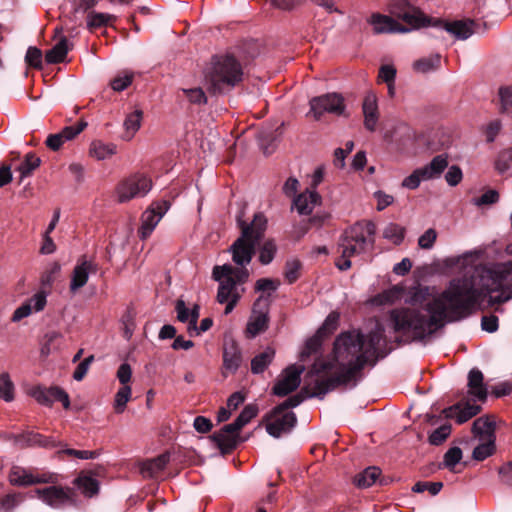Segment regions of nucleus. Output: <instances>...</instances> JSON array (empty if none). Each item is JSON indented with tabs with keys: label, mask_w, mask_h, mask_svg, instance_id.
I'll use <instances>...</instances> for the list:
<instances>
[{
	"label": "nucleus",
	"mask_w": 512,
	"mask_h": 512,
	"mask_svg": "<svg viewBox=\"0 0 512 512\" xmlns=\"http://www.w3.org/2000/svg\"><path fill=\"white\" fill-rule=\"evenodd\" d=\"M501 111H512V87L501 88L499 90Z\"/></svg>",
	"instance_id": "69168bd1"
},
{
	"label": "nucleus",
	"mask_w": 512,
	"mask_h": 512,
	"mask_svg": "<svg viewBox=\"0 0 512 512\" xmlns=\"http://www.w3.org/2000/svg\"><path fill=\"white\" fill-rule=\"evenodd\" d=\"M242 362L241 352L238 345L231 341L225 343L223 351V366L226 371L234 373Z\"/></svg>",
	"instance_id": "393cba45"
},
{
	"label": "nucleus",
	"mask_w": 512,
	"mask_h": 512,
	"mask_svg": "<svg viewBox=\"0 0 512 512\" xmlns=\"http://www.w3.org/2000/svg\"><path fill=\"white\" fill-rule=\"evenodd\" d=\"M388 11L391 16L409 25L410 30L428 24V17L419 8L411 5L408 0H391Z\"/></svg>",
	"instance_id": "6e6552de"
},
{
	"label": "nucleus",
	"mask_w": 512,
	"mask_h": 512,
	"mask_svg": "<svg viewBox=\"0 0 512 512\" xmlns=\"http://www.w3.org/2000/svg\"><path fill=\"white\" fill-rule=\"evenodd\" d=\"M26 63L34 68H40L42 65V52L36 47H29L25 56Z\"/></svg>",
	"instance_id": "13d9d810"
},
{
	"label": "nucleus",
	"mask_w": 512,
	"mask_h": 512,
	"mask_svg": "<svg viewBox=\"0 0 512 512\" xmlns=\"http://www.w3.org/2000/svg\"><path fill=\"white\" fill-rule=\"evenodd\" d=\"M451 433V426L448 424L442 425L435 429L429 436V442L432 445L442 444Z\"/></svg>",
	"instance_id": "864d4df0"
},
{
	"label": "nucleus",
	"mask_w": 512,
	"mask_h": 512,
	"mask_svg": "<svg viewBox=\"0 0 512 512\" xmlns=\"http://www.w3.org/2000/svg\"><path fill=\"white\" fill-rule=\"evenodd\" d=\"M41 160L33 153H28L25 156L24 161L18 167V171L20 172V182L23 181L24 178L30 176L32 172L40 166Z\"/></svg>",
	"instance_id": "4c0bfd02"
},
{
	"label": "nucleus",
	"mask_w": 512,
	"mask_h": 512,
	"mask_svg": "<svg viewBox=\"0 0 512 512\" xmlns=\"http://www.w3.org/2000/svg\"><path fill=\"white\" fill-rule=\"evenodd\" d=\"M448 167V158L446 155H437L431 162L423 167H420L424 180L439 178L443 171Z\"/></svg>",
	"instance_id": "bb28decb"
},
{
	"label": "nucleus",
	"mask_w": 512,
	"mask_h": 512,
	"mask_svg": "<svg viewBox=\"0 0 512 512\" xmlns=\"http://www.w3.org/2000/svg\"><path fill=\"white\" fill-rule=\"evenodd\" d=\"M169 208L170 203L167 200H160L153 202L150 207L143 212L141 218L142 223L139 228L140 238L146 239L151 235Z\"/></svg>",
	"instance_id": "9b49d317"
},
{
	"label": "nucleus",
	"mask_w": 512,
	"mask_h": 512,
	"mask_svg": "<svg viewBox=\"0 0 512 512\" xmlns=\"http://www.w3.org/2000/svg\"><path fill=\"white\" fill-rule=\"evenodd\" d=\"M483 379V374L478 369H472L468 374L467 398H470L473 402L485 401L487 398V388Z\"/></svg>",
	"instance_id": "6ab92c4d"
},
{
	"label": "nucleus",
	"mask_w": 512,
	"mask_h": 512,
	"mask_svg": "<svg viewBox=\"0 0 512 512\" xmlns=\"http://www.w3.org/2000/svg\"><path fill=\"white\" fill-rule=\"evenodd\" d=\"M116 145L105 143L101 140H94L89 146V155L96 160H106L116 153Z\"/></svg>",
	"instance_id": "c85d7f7f"
},
{
	"label": "nucleus",
	"mask_w": 512,
	"mask_h": 512,
	"mask_svg": "<svg viewBox=\"0 0 512 512\" xmlns=\"http://www.w3.org/2000/svg\"><path fill=\"white\" fill-rule=\"evenodd\" d=\"M143 112L141 110H135L127 115L124 121L125 132L122 136L124 140H131L141 126Z\"/></svg>",
	"instance_id": "2f4dec72"
},
{
	"label": "nucleus",
	"mask_w": 512,
	"mask_h": 512,
	"mask_svg": "<svg viewBox=\"0 0 512 512\" xmlns=\"http://www.w3.org/2000/svg\"><path fill=\"white\" fill-rule=\"evenodd\" d=\"M257 407L254 405H247L240 415L236 418V420L232 423L237 430H241L246 424H248L256 415H257Z\"/></svg>",
	"instance_id": "de8ad7c7"
},
{
	"label": "nucleus",
	"mask_w": 512,
	"mask_h": 512,
	"mask_svg": "<svg viewBox=\"0 0 512 512\" xmlns=\"http://www.w3.org/2000/svg\"><path fill=\"white\" fill-rule=\"evenodd\" d=\"M24 500L21 493L8 494L0 499V512H12Z\"/></svg>",
	"instance_id": "49530a36"
},
{
	"label": "nucleus",
	"mask_w": 512,
	"mask_h": 512,
	"mask_svg": "<svg viewBox=\"0 0 512 512\" xmlns=\"http://www.w3.org/2000/svg\"><path fill=\"white\" fill-rule=\"evenodd\" d=\"M277 252V244L273 239L266 240L259 250V261L262 265L270 264Z\"/></svg>",
	"instance_id": "ea45409f"
},
{
	"label": "nucleus",
	"mask_w": 512,
	"mask_h": 512,
	"mask_svg": "<svg viewBox=\"0 0 512 512\" xmlns=\"http://www.w3.org/2000/svg\"><path fill=\"white\" fill-rule=\"evenodd\" d=\"M302 400L303 398L301 396L294 395L274 408L266 424V430L269 435L279 438L292 430L297 419L296 415L292 411H289V409L297 407Z\"/></svg>",
	"instance_id": "423d86ee"
},
{
	"label": "nucleus",
	"mask_w": 512,
	"mask_h": 512,
	"mask_svg": "<svg viewBox=\"0 0 512 512\" xmlns=\"http://www.w3.org/2000/svg\"><path fill=\"white\" fill-rule=\"evenodd\" d=\"M304 370L303 365H291L287 367L281 373L273 387L274 394L277 396H286L296 390L300 385V376Z\"/></svg>",
	"instance_id": "f8f14e48"
},
{
	"label": "nucleus",
	"mask_w": 512,
	"mask_h": 512,
	"mask_svg": "<svg viewBox=\"0 0 512 512\" xmlns=\"http://www.w3.org/2000/svg\"><path fill=\"white\" fill-rule=\"evenodd\" d=\"M462 178V170L456 165L451 166L445 175L446 182L450 186L458 185L461 182Z\"/></svg>",
	"instance_id": "774afa93"
},
{
	"label": "nucleus",
	"mask_w": 512,
	"mask_h": 512,
	"mask_svg": "<svg viewBox=\"0 0 512 512\" xmlns=\"http://www.w3.org/2000/svg\"><path fill=\"white\" fill-rule=\"evenodd\" d=\"M481 407L470 398L464 397L456 404L443 409L442 414L448 419H455L458 424H463L476 416Z\"/></svg>",
	"instance_id": "4468645a"
},
{
	"label": "nucleus",
	"mask_w": 512,
	"mask_h": 512,
	"mask_svg": "<svg viewBox=\"0 0 512 512\" xmlns=\"http://www.w3.org/2000/svg\"><path fill=\"white\" fill-rule=\"evenodd\" d=\"M31 396L41 405L52 406L55 401H60L65 409L70 407L68 394L59 387H34L30 392Z\"/></svg>",
	"instance_id": "2eb2a0df"
},
{
	"label": "nucleus",
	"mask_w": 512,
	"mask_h": 512,
	"mask_svg": "<svg viewBox=\"0 0 512 512\" xmlns=\"http://www.w3.org/2000/svg\"><path fill=\"white\" fill-rule=\"evenodd\" d=\"M301 271V263L296 259L288 260L285 265V279L289 283L295 282L299 276Z\"/></svg>",
	"instance_id": "8fccbe9b"
},
{
	"label": "nucleus",
	"mask_w": 512,
	"mask_h": 512,
	"mask_svg": "<svg viewBox=\"0 0 512 512\" xmlns=\"http://www.w3.org/2000/svg\"><path fill=\"white\" fill-rule=\"evenodd\" d=\"M232 423L225 425L219 432L214 433L212 436L213 441L216 443L218 448L223 452H229L234 449L238 443V433Z\"/></svg>",
	"instance_id": "aec40b11"
},
{
	"label": "nucleus",
	"mask_w": 512,
	"mask_h": 512,
	"mask_svg": "<svg viewBox=\"0 0 512 512\" xmlns=\"http://www.w3.org/2000/svg\"><path fill=\"white\" fill-rule=\"evenodd\" d=\"M132 79L133 74L124 73L123 75H118L111 81V87L114 91H123L132 83Z\"/></svg>",
	"instance_id": "0e129e2a"
},
{
	"label": "nucleus",
	"mask_w": 512,
	"mask_h": 512,
	"mask_svg": "<svg viewBox=\"0 0 512 512\" xmlns=\"http://www.w3.org/2000/svg\"><path fill=\"white\" fill-rule=\"evenodd\" d=\"M280 282L270 278L258 279L255 283V290L257 292H274L279 287Z\"/></svg>",
	"instance_id": "680f3d73"
},
{
	"label": "nucleus",
	"mask_w": 512,
	"mask_h": 512,
	"mask_svg": "<svg viewBox=\"0 0 512 512\" xmlns=\"http://www.w3.org/2000/svg\"><path fill=\"white\" fill-rule=\"evenodd\" d=\"M152 188V180L143 173H135L122 180L116 187L115 196L119 203L144 197Z\"/></svg>",
	"instance_id": "0eeeda50"
},
{
	"label": "nucleus",
	"mask_w": 512,
	"mask_h": 512,
	"mask_svg": "<svg viewBox=\"0 0 512 512\" xmlns=\"http://www.w3.org/2000/svg\"><path fill=\"white\" fill-rule=\"evenodd\" d=\"M243 77L239 62L230 56L215 59L206 74V81L214 92H226Z\"/></svg>",
	"instance_id": "39448f33"
},
{
	"label": "nucleus",
	"mask_w": 512,
	"mask_h": 512,
	"mask_svg": "<svg viewBox=\"0 0 512 512\" xmlns=\"http://www.w3.org/2000/svg\"><path fill=\"white\" fill-rule=\"evenodd\" d=\"M169 459V454L165 453L156 458L147 460L141 464L140 472L144 477H157L164 470Z\"/></svg>",
	"instance_id": "a878e982"
},
{
	"label": "nucleus",
	"mask_w": 512,
	"mask_h": 512,
	"mask_svg": "<svg viewBox=\"0 0 512 512\" xmlns=\"http://www.w3.org/2000/svg\"><path fill=\"white\" fill-rule=\"evenodd\" d=\"M462 459V450L459 447H452L444 454V466L454 471L455 466Z\"/></svg>",
	"instance_id": "3c124183"
},
{
	"label": "nucleus",
	"mask_w": 512,
	"mask_h": 512,
	"mask_svg": "<svg viewBox=\"0 0 512 512\" xmlns=\"http://www.w3.org/2000/svg\"><path fill=\"white\" fill-rule=\"evenodd\" d=\"M177 312V319L183 323H188V333L193 336V332L197 331V321L200 316V308L198 305H194V307L190 310L186 307L185 302L183 300H177L175 306Z\"/></svg>",
	"instance_id": "412c9836"
},
{
	"label": "nucleus",
	"mask_w": 512,
	"mask_h": 512,
	"mask_svg": "<svg viewBox=\"0 0 512 512\" xmlns=\"http://www.w3.org/2000/svg\"><path fill=\"white\" fill-rule=\"evenodd\" d=\"M187 99L193 104H204L207 101L205 93L201 88L182 89Z\"/></svg>",
	"instance_id": "052dcab7"
},
{
	"label": "nucleus",
	"mask_w": 512,
	"mask_h": 512,
	"mask_svg": "<svg viewBox=\"0 0 512 512\" xmlns=\"http://www.w3.org/2000/svg\"><path fill=\"white\" fill-rule=\"evenodd\" d=\"M482 442L473 450V458L482 461L493 454L495 439H480Z\"/></svg>",
	"instance_id": "79ce46f5"
},
{
	"label": "nucleus",
	"mask_w": 512,
	"mask_h": 512,
	"mask_svg": "<svg viewBox=\"0 0 512 512\" xmlns=\"http://www.w3.org/2000/svg\"><path fill=\"white\" fill-rule=\"evenodd\" d=\"M8 479L14 486H31L35 484L56 483L57 476L51 472H33L21 466H12Z\"/></svg>",
	"instance_id": "9d476101"
},
{
	"label": "nucleus",
	"mask_w": 512,
	"mask_h": 512,
	"mask_svg": "<svg viewBox=\"0 0 512 512\" xmlns=\"http://www.w3.org/2000/svg\"><path fill=\"white\" fill-rule=\"evenodd\" d=\"M247 230L241 232V236L229 248L232 260L237 267L224 264L216 265L212 270V278L219 283L216 299L218 303L226 305L224 310L226 315L233 311L245 292L242 285L250 276L247 265L250 264L258 244L247 237Z\"/></svg>",
	"instance_id": "7ed1b4c3"
},
{
	"label": "nucleus",
	"mask_w": 512,
	"mask_h": 512,
	"mask_svg": "<svg viewBox=\"0 0 512 512\" xmlns=\"http://www.w3.org/2000/svg\"><path fill=\"white\" fill-rule=\"evenodd\" d=\"M310 110L308 116L320 120L324 113L341 115L345 110L344 99L340 94L328 93L314 97L309 102Z\"/></svg>",
	"instance_id": "1a4fd4ad"
},
{
	"label": "nucleus",
	"mask_w": 512,
	"mask_h": 512,
	"mask_svg": "<svg viewBox=\"0 0 512 512\" xmlns=\"http://www.w3.org/2000/svg\"><path fill=\"white\" fill-rule=\"evenodd\" d=\"M381 475L379 468L372 466L366 468L361 473L357 474L354 478V484L358 488H368L376 483Z\"/></svg>",
	"instance_id": "72a5a7b5"
},
{
	"label": "nucleus",
	"mask_w": 512,
	"mask_h": 512,
	"mask_svg": "<svg viewBox=\"0 0 512 512\" xmlns=\"http://www.w3.org/2000/svg\"><path fill=\"white\" fill-rule=\"evenodd\" d=\"M238 223L241 228V232L248 229L247 237L253 239L257 243L263 236L264 231L266 230L267 227V219L262 213L255 214L251 224L249 225L240 219H238Z\"/></svg>",
	"instance_id": "b1692460"
},
{
	"label": "nucleus",
	"mask_w": 512,
	"mask_h": 512,
	"mask_svg": "<svg viewBox=\"0 0 512 512\" xmlns=\"http://www.w3.org/2000/svg\"><path fill=\"white\" fill-rule=\"evenodd\" d=\"M495 168L500 173H504L512 168V148L499 153L495 162Z\"/></svg>",
	"instance_id": "09e8293b"
},
{
	"label": "nucleus",
	"mask_w": 512,
	"mask_h": 512,
	"mask_svg": "<svg viewBox=\"0 0 512 512\" xmlns=\"http://www.w3.org/2000/svg\"><path fill=\"white\" fill-rule=\"evenodd\" d=\"M96 271L97 265L93 261L85 257L81 258L75 265L71 274L69 285L70 292L73 294L78 292L79 289L87 284L90 274Z\"/></svg>",
	"instance_id": "dca6fc26"
},
{
	"label": "nucleus",
	"mask_w": 512,
	"mask_h": 512,
	"mask_svg": "<svg viewBox=\"0 0 512 512\" xmlns=\"http://www.w3.org/2000/svg\"><path fill=\"white\" fill-rule=\"evenodd\" d=\"M473 20H457L444 24V29L458 40H466L475 32Z\"/></svg>",
	"instance_id": "5701e85b"
},
{
	"label": "nucleus",
	"mask_w": 512,
	"mask_h": 512,
	"mask_svg": "<svg viewBox=\"0 0 512 512\" xmlns=\"http://www.w3.org/2000/svg\"><path fill=\"white\" fill-rule=\"evenodd\" d=\"M481 289H476L466 278L454 279L442 293L426 299L421 306L393 309L390 321L397 332L411 333L422 340L448 322L469 316L482 295L489 296V304H501L512 299V261L499 263L483 271Z\"/></svg>",
	"instance_id": "f257e3e1"
},
{
	"label": "nucleus",
	"mask_w": 512,
	"mask_h": 512,
	"mask_svg": "<svg viewBox=\"0 0 512 512\" xmlns=\"http://www.w3.org/2000/svg\"><path fill=\"white\" fill-rule=\"evenodd\" d=\"M69 51L66 37H62L50 50L46 52V61L50 64L64 61Z\"/></svg>",
	"instance_id": "473e14b6"
},
{
	"label": "nucleus",
	"mask_w": 512,
	"mask_h": 512,
	"mask_svg": "<svg viewBox=\"0 0 512 512\" xmlns=\"http://www.w3.org/2000/svg\"><path fill=\"white\" fill-rule=\"evenodd\" d=\"M373 233L374 225L370 223L367 225L356 224L346 230L338 243L337 253L339 257L335 262L336 267L341 271L348 270L352 266L351 259L353 257L365 253L372 247Z\"/></svg>",
	"instance_id": "20e7f679"
},
{
	"label": "nucleus",
	"mask_w": 512,
	"mask_h": 512,
	"mask_svg": "<svg viewBox=\"0 0 512 512\" xmlns=\"http://www.w3.org/2000/svg\"><path fill=\"white\" fill-rule=\"evenodd\" d=\"M319 202V194L316 191L307 190L295 197L293 207L300 215H309Z\"/></svg>",
	"instance_id": "4be33fe9"
},
{
	"label": "nucleus",
	"mask_w": 512,
	"mask_h": 512,
	"mask_svg": "<svg viewBox=\"0 0 512 512\" xmlns=\"http://www.w3.org/2000/svg\"><path fill=\"white\" fill-rule=\"evenodd\" d=\"M362 110L365 128L369 131H374L379 120L378 99L374 92L369 91L365 95Z\"/></svg>",
	"instance_id": "a211bd4d"
},
{
	"label": "nucleus",
	"mask_w": 512,
	"mask_h": 512,
	"mask_svg": "<svg viewBox=\"0 0 512 512\" xmlns=\"http://www.w3.org/2000/svg\"><path fill=\"white\" fill-rule=\"evenodd\" d=\"M405 236V228L396 223H389L383 230V237L395 245L402 243Z\"/></svg>",
	"instance_id": "58836bf2"
},
{
	"label": "nucleus",
	"mask_w": 512,
	"mask_h": 512,
	"mask_svg": "<svg viewBox=\"0 0 512 512\" xmlns=\"http://www.w3.org/2000/svg\"><path fill=\"white\" fill-rule=\"evenodd\" d=\"M437 239V232L433 228L427 229L418 239V245L421 249H431Z\"/></svg>",
	"instance_id": "4d7b16f0"
},
{
	"label": "nucleus",
	"mask_w": 512,
	"mask_h": 512,
	"mask_svg": "<svg viewBox=\"0 0 512 512\" xmlns=\"http://www.w3.org/2000/svg\"><path fill=\"white\" fill-rule=\"evenodd\" d=\"M93 360H94V356L90 355L89 357L85 358L82 362H80L77 365V367L73 373V378L76 381H81L85 377Z\"/></svg>",
	"instance_id": "338daca9"
},
{
	"label": "nucleus",
	"mask_w": 512,
	"mask_h": 512,
	"mask_svg": "<svg viewBox=\"0 0 512 512\" xmlns=\"http://www.w3.org/2000/svg\"><path fill=\"white\" fill-rule=\"evenodd\" d=\"M274 350L267 348L265 351L256 355L251 361V371L254 374L262 373L274 358Z\"/></svg>",
	"instance_id": "c9c22d12"
},
{
	"label": "nucleus",
	"mask_w": 512,
	"mask_h": 512,
	"mask_svg": "<svg viewBox=\"0 0 512 512\" xmlns=\"http://www.w3.org/2000/svg\"><path fill=\"white\" fill-rule=\"evenodd\" d=\"M383 329L377 325L376 329L367 337L363 336V352L367 355L368 363L374 358L377 348L383 340Z\"/></svg>",
	"instance_id": "cd10ccee"
},
{
	"label": "nucleus",
	"mask_w": 512,
	"mask_h": 512,
	"mask_svg": "<svg viewBox=\"0 0 512 512\" xmlns=\"http://www.w3.org/2000/svg\"><path fill=\"white\" fill-rule=\"evenodd\" d=\"M323 338L324 337L320 335L318 332H316V334L313 337L309 338L306 341L304 348L300 352V360L306 361L307 358H309L312 354L316 353L322 345Z\"/></svg>",
	"instance_id": "37998d69"
},
{
	"label": "nucleus",
	"mask_w": 512,
	"mask_h": 512,
	"mask_svg": "<svg viewBox=\"0 0 512 512\" xmlns=\"http://www.w3.org/2000/svg\"><path fill=\"white\" fill-rule=\"evenodd\" d=\"M441 56L434 54L429 57L421 58L414 62L413 68L419 73H428L440 67Z\"/></svg>",
	"instance_id": "e433bc0d"
},
{
	"label": "nucleus",
	"mask_w": 512,
	"mask_h": 512,
	"mask_svg": "<svg viewBox=\"0 0 512 512\" xmlns=\"http://www.w3.org/2000/svg\"><path fill=\"white\" fill-rule=\"evenodd\" d=\"M472 431L480 439H495V422L489 417H480L474 421Z\"/></svg>",
	"instance_id": "c756f323"
},
{
	"label": "nucleus",
	"mask_w": 512,
	"mask_h": 512,
	"mask_svg": "<svg viewBox=\"0 0 512 512\" xmlns=\"http://www.w3.org/2000/svg\"><path fill=\"white\" fill-rule=\"evenodd\" d=\"M114 18L113 15L108 13L92 11L87 15V26L89 29L100 28L108 25Z\"/></svg>",
	"instance_id": "a19ab883"
},
{
	"label": "nucleus",
	"mask_w": 512,
	"mask_h": 512,
	"mask_svg": "<svg viewBox=\"0 0 512 512\" xmlns=\"http://www.w3.org/2000/svg\"><path fill=\"white\" fill-rule=\"evenodd\" d=\"M131 398V387L129 385L122 386L115 395L114 409L116 413H123L128 401Z\"/></svg>",
	"instance_id": "a18cd8bd"
},
{
	"label": "nucleus",
	"mask_w": 512,
	"mask_h": 512,
	"mask_svg": "<svg viewBox=\"0 0 512 512\" xmlns=\"http://www.w3.org/2000/svg\"><path fill=\"white\" fill-rule=\"evenodd\" d=\"M367 23L372 27V31L375 34L406 33L410 31V29L399 24L391 16L381 13H372L367 18Z\"/></svg>",
	"instance_id": "f3484780"
},
{
	"label": "nucleus",
	"mask_w": 512,
	"mask_h": 512,
	"mask_svg": "<svg viewBox=\"0 0 512 512\" xmlns=\"http://www.w3.org/2000/svg\"><path fill=\"white\" fill-rule=\"evenodd\" d=\"M75 485L86 497H92L99 491V482L89 475H79L75 479Z\"/></svg>",
	"instance_id": "f704fd0d"
},
{
	"label": "nucleus",
	"mask_w": 512,
	"mask_h": 512,
	"mask_svg": "<svg viewBox=\"0 0 512 512\" xmlns=\"http://www.w3.org/2000/svg\"><path fill=\"white\" fill-rule=\"evenodd\" d=\"M87 126L86 122H79L75 125L67 126L63 128L60 133L65 141L72 140L78 134H80Z\"/></svg>",
	"instance_id": "e2e57ef3"
},
{
	"label": "nucleus",
	"mask_w": 512,
	"mask_h": 512,
	"mask_svg": "<svg viewBox=\"0 0 512 512\" xmlns=\"http://www.w3.org/2000/svg\"><path fill=\"white\" fill-rule=\"evenodd\" d=\"M442 487L443 484L441 482H418L413 486L412 490L416 493L428 490L431 495H436L440 492Z\"/></svg>",
	"instance_id": "bf43d9fd"
},
{
	"label": "nucleus",
	"mask_w": 512,
	"mask_h": 512,
	"mask_svg": "<svg viewBox=\"0 0 512 512\" xmlns=\"http://www.w3.org/2000/svg\"><path fill=\"white\" fill-rule=\"evenodd\" d=\"M362 348L363 335L359 331L339 335L334 342L332 358L317 359L307 374L310 396L322 398L337 386L354 380L357 372L368 364Z\"/></svg>",
	"instance_id": "f03ea898"
},
{
	"label": "nucleus",
	"mask_w": 512,
	"mask_h": 512,
	"mask_svg": "<svg viewBox=\"0 0 512 512\" xmlns=\"http://www.w3.org/2000/svg\"><path fill=\"white\" fill-rule=\"evenodd\" d=\"M422 181H425L424 176L422 175L420 168H418L414 170L409 176L404 178L401 185L404 188L415 190L420 186Z\"/></svg>",
	"instance_id": "6e6d98bb"
},
{
	"label": "nucleus",
	"mask_w": 512,
	"mask_h": 512,
	"mask_svg": "<svg viewBox=\"0 0 512 512\" xmlns=\"http://www.w3.org/2000/svg\"><path fill=\"white\" fill-rule=\"evenodd\" d=\"M25 302L29 304L33 312H40L45 308L47 304V294L45 291H38Z\"/></svg>",
	"instance_id": "5fc2aeb1"
},
{
	"label": "nucleus",
	"mask_w": 512,
	"mask_h": 512,
	"mask_svg": "<svg viewBox=\"0 0 512 512\" xmlns=\"http://www.w3.org/2000/svg\"><path fill=\"white\" fill-rule=\"evenodd\" d=\"M35 493L39 499L52 508H61L74 502L73 492L70 488L53 485L43 489H37Z\"/></svg>",
	"instance_id": "ddd939ff"
},
{
	"label": "nucleus",
	"mask_w": 512,
	"mask_h": 512,
	"mask_svg": "<svg viewBox=\"0 0 512 512\" xmlns=\"http://www.w3.org/2000/svg\"><path fill=\"white\" fill-rule=\"evenodd\" d=\"M0 398L6 402L14 399V384L7 372L0 374Z\"/></svg>",
	"instance_id": "c03bdc74"
},
{
	"label": "nucleus",
	"mask_w": 512,
	"mask_h": 512,
	"mask_svg": "<svg viewBox=\"0 0 512 512\" xmlns=\"http://www.w3.org/2000/svg\"><path fill=\"white\" fill-rule=\"evenodd\" d=\"M339 315L335 312L330 313L325 319L323 325L318 329V333L323 337L331 334L338 326Z\"/></svg>",
	"instance_id": "603ef678"
},
{
	"label": "nucleus",
	"mask_w": 512,
	"mask_h": 512,
	"mask_svg": "<svg viewBox=\"0 0 512 512\" xmlns=\"http://www.w3.org/2000/svg\"><path fill=\"white\" fill-rule=\"evenodd\" d=\"M268 325V317L265 313L262 312H255L253 311V314L251 315L247 327H246V333L249 337L253 338L259 333L266 330Z\"/></svg>",
	"instance_id": "7c9ffc66"
}]
</instances>
